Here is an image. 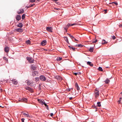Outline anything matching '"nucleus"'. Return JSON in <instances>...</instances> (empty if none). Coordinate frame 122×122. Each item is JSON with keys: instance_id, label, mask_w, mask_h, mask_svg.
Masks as SVG:
<instances>
[{"instance_id": "obj_1", "label": "nucleus", "mask_w": 122, "mask_h": 122, "mask_svg": "<svg viewBox=\"0 0 122 122\" xmlns=\"http://www.w3.org/2000/svg\"><path fill=\"white\" fill-rule=\"evenodd\" d=\"M40 79L43 81H45L46 80V78L44 76L42 75L40 77Z\"/></svg>"}, {"instance_id": "obj_2", "label": "nucleus", "mask_w": 122, "mask_h": 122, "mask_svg": "<svg viewBox=\"0 0 122 122\" xmlns=\"http://www.w3.org/2000/svg\"><path fill=\"white\" fill-rule=\"evenodd\" d=\"M95 95L96 97H97L99 95V90L97 89H96L95 91Z\"/></svg>"}, {"instance_id": "obj_3", "label": "nucleus", "mask_w": 122, "mask_h": 122, "mask_svg": "<svg viewBox=\"0 0 122 122\" xmlns=\"http://www.w3.org/2000/svg\"><path fill=\"white\" fill-rule=\"evenodd\" d=\"M38 102L42 105H43L45 102L43 100H41L40 99H38Z\"/></svg>"}, {"instance_id": "obj_4", "label": "nucleus", "mask_w": 122, "mask_h": 122, "mask_svg": "<svg viewBox=\"0 0 122 122\" xmlns=\"http://www.w3.org/2000/svg\"><path fill=\"white\" fill-rule=\"evenodd\" d=\"M46 30L50 32H52V28L51 27H47L46 28Z\"/></svg>"}, {"instance_id": "obj_5", "label": "nucleus", "mask_w": 122, "mask_h": 122, "mask_svg": "<svg viewBox=\"0 0 122 122\" xmlns=\"http://www.w3.org/2000/svg\"><path fill=\"white\" fill-rule=\"evenodd\" d=\"M20 102H26L27 101V99L26 98H23L19 100Z\"/></svg>"}, {"instance_id": "obj_6", "label": "nucleus", "mask_w": 122, "mask_h": 122, "mask_svg": "<svg viewBox=\"0 0 122 122\" xmlns=\"http://www.w3.org/2000/svg\"><path fill=\"white\" fill-rule=\"evenodd\" d=\"M24 12V10L23 9H22L21 10H19L17 12V13L18 14H21L23 13Z\"/></svg>"}, {"instance_id": "obj_7", "label": "nucleus", "mask_w": 122, "mask_h": 122, "mask_svg": "<svg viewBox=\"0 0 122 122\" xmlns=\"http://www.w3.org/2000/svg\"><path fill=\"white\" fill-rule=\"evenodd\" d=\"M15 18L17 20L19 21L21 19V17L20 15H18L16 16Z\"/></svg>"}, {"instance_id": "obj_8", "label": "nucleus", "mask_w": 122, "mask_h": 122, "mask_svg": "<svg viewBox=\"0 0 122 122\" xmlns=\"http://www.w3.org/2000/svg\"><path fill=\"white\" fill-rule=\"evenodd\" d=\"M11 81L12 82V83L15 85H16L18 83V82L15 79H13Z\"/></svg>"}, {"instance_id": "obj_9", "label": "nucleus", "mask_w": 122, "mask_h": 122, "mask_svg": "<svg viewBox=\"0 0 122 122\" xmlns=\"http://www.w3.org/2000/svg\"><path fill=\"white\" fill-rule=\"evenodd\" d=\"M9 50V47H8L7 46L5 47L4 49L6 53L8 52Z\"/></svg>"}, {"instance_id": "obj_10", "label": "nucleus", "mask_w": 122, "mask_h": 122, "mask_svg": "<svg viewBox=\"0 0 122 122\" xmlns=\"http://www.w3.org/2000/svg\"><path fill=\"white\" fill-rule=\"evenodd\" d=\"M55 78L58 80L61 81L62 79L61 77L59 76H56Z\"/></svg>"}, {"instance_id": "obj_11", "label": "nucleus", "mask_w": 122, "mask_h": 122, "mask_svg": "<svg viewBox=\"0 0 122 122\" xmlns=\"http://www.w3.org/2000/svg\"><path fill=\"white\" fill-rule=\"evenodd\" d=\"M16 30L17 31L19 32H22L23 31V29L20 28L16 29Z\"/></svg>"}, {"instance_id": "obj_12", "label": "nucleus", "mask_w": 122, "mask_h": 122, "mask_svg": "<svg viewBox=\"0 0 122 122\" xmlns=\"http://www.w3.org/2000/svg\"><path fill=\"white\" fill-rule=\"evenodd\" d=\"M22 113H23V114L25 116L27 117H30V116L28 114H26L25 113L22 112Z\"/></svg>"}, {"instance_id": "obj_13", "label": "nucleus", "mask_w": 122, "mask_h": 122, "mask_svg": "<svg viewBox=\"0 0 122 122\" xmlns=\"http://www.w3.org/2000/svg\"><path fill=\"white\" fill-rule=\"evenodd\" d=\"M46 43V40H44L41 42V44L42 46L45 45Z\"/></svg>"}, {"instance_id": "obj_14", "label": "nucleus", "mask_w": 122, "mask_h": 122, "mask_svg": "<svg viewBox=\"0 0 122 122\" xmlns=\"http://www.w3.org/2000/svg\"><path fill=\"white\" fill-rule=\"evenodd\" d=\"M87 64L91 66H93V64L90 61L87 62Z\"/></svg>"}, {"instance_id": "obj_15", "label": "nucleus", "mask_w": 122, "mask_h": 122, "mask_svg": "<svg viewBox=\"0 0 122 122\" xmlns=\"http://www.w3.org/2000/svg\"><path fill=\"white\" fill-rule=\"evenodd\" d=\"M17 26L20 28H21L23 26L22 24L21 23H19V24L17 25Z\"/></svg>"}, {"instance_id": "obj_16", "label": "nucleus", "mask_w": 122, "mask_h": 122, "mask_svg": "<svg viewBox=\"0 0 122 122\" xmlns=\"http://www.w3.org/2000/svg\"><path fill=\"white\" fill-rule=\"evenodd\" d=\"M104 81L106 84H108L110 82V80L108 79L107 78Z\"/></svg>"}, {"instance_id": "obj_17", "label": "nucleus", "mask_w": 122, "mask_h": 122, "mask_svg": "<svg viewBox=\"0 0 122 122\" xmlns=\"http://www.w3.org/2000/svg\"><path fill=\"white\" fill-rule=\"evenodd\" d=\"M31 69H32L33 70H35L36 69V67L32 65L31 67Z\"/></svg>"}, {"instance_id": "obj_18", "label": "nucleus", "mask_w": 122, "mask_h": 122, "mask_svg": "<svg viewBox=\"0 0 122 122\" xmlns=\"http://www.w3.org/2000/svg\"><path fill=\"white\" fill-rule=\"evenodd\" d=\"M76 86V88L77 89V90L78 91L79 90V86H78V84L77 83H76V84H75Z\"/></svg>"}, {"instance_id": "obj_19", "label": "nucleus", "mask_w": 122, "mask_h": 122, "mask_svg": "<svg viewBox=\"0 0 122 122\" xmlns=\"http://www.w3.org/2000/svg\"><path fill=\"white\" fill-rule=\"evenodd\" d=\"M94 48L93 47H91L89 49V51L91 52H92L93 51Z\"/></svg>"}, {"instance_id": "obj_20", "label": "nucleus", "mask_w": 122, "mask_h": 122, "mask_svg": "<svg viewBox=\"0 0 122 122\" xmlns=\"http://www.w3.org/2000/svg\"><path fill=\"white\" fill-rule=\"evenodd\" d=\"M64 39L68 43H69V41H68V39L67 37H64Z\"/></svg>"}, {"instance_id": "obj_21", "label": "nucleus", "mask_w": 122, "mask_h": 122, "mask_svg": "<svg viewBox=\"0 0 122 122\" xmlns=\"http://www.w3.org/2000/svg\"><path fill=\"white\" fill-rule=\"evenodd\" d=\"M26 43L27 44H30V41L29 40H27L26 41Z\"/></svg>"}, {"instance_id": "obj_22", "label": "nucleus", "mask_w": 122, "mask_h": 122, "mask_svg": "<svg viewBox=\"0 0 122 122\" xmlns=\"http://www.w3.org/2000/svg\"><path fill=\"white\" fill-rule=\"evenodd\" d=\"M34 61V60L33 59H32V58H31V59H30V61H29V62L30 63H33V62Z\"/></svg>"}, {"instance_id": "obj_23", "label": "nucleus", "mask_w": 122, "mask_h": 122, "mask_svg": "<svg viewBox=\"0 0 122 122\" xmlns=\"http://www.w3.org/2000/svg\"><path fill=\"white\" fill-rule=\"evenodd\" d=\"M97 104L98 106L99 107H100L101 106L100 102H97Z\"/></svg>"}, {"instance_id": "obj_24", "label": "nucleus", "mask_w": 122, "mask_h": 122, "mask_svg": "<svg viewBox=\"0 0 122 122\" xmlns=\"http://www.w3.org/2000/svg\"><path fill=\"white\" fill-rule=\"evenodd\" d=\"M30 92H33V91L32 90V89L30 88V87L29 89V90H28Z\"/></svg>"}, {"instance_id": "obj_25", "label": "nucleus", "mask_w": 122, "mask_h": 122, "mask_svg": "<svg viewBox=\"0 0 122 122\" xmlns=\"http://www.w3.org/2000/svg\"><path fill=\"white\" fill-rule=\"evenodd\" d=\"M62 59V58L60 57H58L57 59V61H59Z\"/></svg>"}, {"instance_id": "obj_26", "label": "nucleus", "mask_w": 122, "mask_h": 122, "mask_svg": "<svg viewBox=\"0 0 122 122\" xmlns=\"http://www.w3.org/2000/svg\"><path fill=\"white\" fill-rule=\"evenodd\" d=\"M98 70L99 71H103V70L102 69V68L100 67H99L98 68Z\"/></svg>"}, {"instance_id": "obj_27", "label": "nucleus", "mask_w": 122, "mask_h": 122, "mask_svg": "<svg viewBox=\"0 0 122 122\" xmlns=\"http://www.w3.org/2000/svg\"><path fill=\"white\" fill-rule=\"evenodd\" d=\"M76 46H77L78 47H82V46L81 44H79L77 45H76Z\"/></svg>"}, {"instance_id": "obj_28", "label": "nucleus", "mask_w": 122, "mask_h": 122, "mask_svg": "<svg viewBox=\"0 0 122 122\" xmlns=\"http://www.w3.org/2000/svg\"><path fill=\"white\" fill-rule=\"evenodd\" d=\"M32 58L31 57H27L26 58L27 59V60L29 61H30V59H31Z\"/></svg>"}, {"instance_id": "obj_29", "label": "nucleus", "mask_w": 122, "mask_h": 122, "mask_svg": "<svg viewBox=\"0 0 122 122\" xmlns=\"http://www.w3.org/2000/svg\"><path fill=\"white\" fill-rule=\"evenodd\" d=\"M112 3H114L116 5H117L118 4L116 2H112V3H109V4H112Z\"/></svg>"}, {"instance_id": "obj_30", "label": "nucleus", "mask_w": 122, "mask_h": 122, "mask_svg": "<svg viewBox=\"0 0 122 122\" xmlns=\"http://www.w3.org/2000/svg\"><path fill=\"white\" fill-rule=\"evenodd\" d=\"M25 15L23 14L22 15V19H24L25 18Z\"/></svg>"}, {"instance_id": "obj_31", "label": "nucleus", "mask_w": 122, "mask_h": 122, "mask_svg": "<svg viewBox=\"0 0 122 122\" xmlns=\"http://www.w3.org/2000/svg\"><path fill=\"white\" fill-rule=\"evenodd\" d=\"M27 85H28V86L29 85H30H30L31 83H30V81H27Z\"/></svg>"}, {"instance_id": "obj_32", "label": "nucleus", "mask_w": 122, "mask_h": 122, "mask_svg": "<svg viewBox=\"0 0 122 122\" xmlns=\"http://www.w3.org/2000/svg\"><path fill=\"white\" fill-rule=\"evenodd\" d=\"M67 27V26H66V27H65L64 28V29L66 31L65 32H67V29L68 28V27Z\"/></svg>"}, {"instance_id": "obj_33", "label": "nucleus", "mask_w": 122, "mask_h": 122, "mask_svg": "<svg viewBox=\"0 0 122 122\" xmlns=\"http://www.w3.org/2000/svg\"><path fill=\"white\" fill-rule=\"evenodd\" d=\"M121 99H122V98H121V97L120 98H119V100L118 101V103L119 104L121 103L120 102L121 101Z\"/></svg>"}, {"instance_id": "obj_34", "label": "nucleus", "mask_w": 122, "mask_h": 122, "mask_svg": "<svg viewBox=\"0 0 122 122\" xmlns=\"http://www.w3.org/2000/svg\"><path fill=\"white\" fill-rule=\"evenodd\" d=\"M3 59L4 60H5L6 61H8L6 57H3Z\"/></svg>"}, {"instance_id": "obj_35", "label": "nucleus", "mask_w": 122, "mask_h": 122, "mask_svg": "<svg viewBox=\"0 0 122 122\" xmlns=\"http://www.w3.org/2000/svg\"><path fill=\"white\" fill-rule=\"evenodd\" d=\"M35 0H30V2L32 3L35 2Z\"/></svg>"}, {"instance_id": "obj_36", "label": "nucleus", "mask_w": 122, "mask_h": 122, "mask_svg": "<svg viewBox=\"0 0 122 122\" xmlns=\"http://www.w3.org/2000/svg\"><path fill=\"white\" fill-rule=\"evenodd\" d=\"M69 36L71 39H72V38H75L73 36H71V35H69Z\"/></svg>"}, {"instance_id": "obj_37", "label": "nucleus", "mask_w": 122, "mask_h": 122, "mask_svg": "<svg viewBox=\"0 0 122 122\" xmlns=\"http://www.w3.org/2000/svg\"><path fill=\"white\" fill-rule=\"evenodd\" d=\"M107 43H108L107 42V41H105V42H102V44L104 45V44H107Z\"/></svg>"}, {"instance_id": "obj_38", "label": "nucleus", "mask_w": 122, "mask_h": 122, "mask_svg": "<svg viewBox=\"0 0 122 122\" xmlns=\"http://www.w3.org/2000/svg\"><path fill=\"white\" fill-rule=\"evenodd\" d=\"M112 39L113 40H114L116 38V37L115 36H112Z\"/></svg>"}, {"instance_id": "obj_39", "label": "nucleus", "mask_w": 122, "mask_h": 122, "mask_svg": "<svg viewBox=\"0 0 122 122\" xmlns=\"http://www.w3.org/2000/svg\"><path fill=\"white\" fill-rule=\"evenodd\" d=\"M36 81H37L39 80V78L37 77H36L35 78Z\"/></svg>"}, {"instance_id": "obj_40", "label": "nucleus", "mask_w": 122, "mask_h": 122, "mask_svg": "<svg viewBox=\"0 0 122 122\" xmlns=\"http://www.w3.org/2000/svg\"><path fill=\"white\" fill-rule=\"evenodd\" d=\"M97 41V40H96L94 41H93L92 42L93 43H96Z\"/></svg>"}, {"instance_id": "obj_41", "label": "nucleus", "mask_w": 122, "mask_h": 122, "mask_svg": "<svg viewBox=\"0 0 122 122\" xmlns=\"http://www.w3.org/2000/svg\"><path fill=\"white\" fill-rule=\"evenodd\" d=\"M35 4H33L32 5H30V7H32L33 6L35 5Z\"/></svg>"}, {"instance_id": "obj_42", "label": "nucleus", "mask_w": 122, "mask_h": 122, "mask_svg": "<svg viewBox=\"0 0 122 122\" xmlns=\"http://www.w3.org/2000/svg\"><path fill=\"white\" fill-rule=\"evenodd\" d=\"M76 25V23H74V24H71V26H73V25Z\"/></svg>"}, {"instance_id": "obj_43", "label": "nucleus", "mask_w": 122, "mask_h": 122, "mask_svg": "<svg viewBox=\"0 0 122 122\" xmlns=\"http://www.w3.org/2000/svg\"><path fill=\"white\" fill-rule=\"evenodd\" d=\"M25 88L26 90H29V89L30 88V87H26Z\"/></svg>"}, {"instance_id": "obj_44", "label": "nucleus", "mask_w": 122, "mask_h": 122, "mask_svg": "<svg viewBox=\"0 0 122 122\" xmlns=\"http://www.w3.org/2000/svg\"><path fill=\"white\" fill-rule=\"evenodd\" d=\"M24 120H25V119L24 118H22L21 119V120L22 121V122H24Z\"/></svg>"}, {"instance_id": "obj_45", "label": "nucleus", "mask_w": 122, "mask_h": 122, "mask_svg": "<svg viewBox=\"0 0 122 122\" xmlns=\"http://www.w3.org/2000/svg\"><path fill=\"white\" fill-rule=\"evenodd\" d=\"M69 48L70 49H72V48H73V47H72V46H69Z\"/></svg>"}, {"instance_id": "obj_46", "label": "nucleus", "mask_w": 122, "mask_h": 122, "mask_svg": "<svg viewBox=\"0 0 122 122\" xmlns=\"http://www.w3.org/2000/svg\"><path fill=\"white\" fill-rule=\"evenodd\" d=\"M76 76L77 74V73H73Z\"/></svg>"}, {"instance_id": "obj_47", "label": "nucleus", "mask_w": 122, "mask_h": 122, "mask_svg": "<svg viewBox=\"0 0 122 122\" xmlns=\"http://www.w3.org/2000/svg\"><path fill=\"white\" fill-rule=\"evenodd\" d=\"M46 109L47 110H48L49 109V107H48V106L47 105V106H46Z\"/></svg>"}, {"instance_id": "obj_48", "label": "nucleus", "mask_w": 122, "mask_h": 122, "mask_svg": "<svg viewBox=\"0 0 122 122\" xmlns=\"http://www.w3.org/2000/svg\"><path fill=\"white\" fill-rule=\"evenodd\" d=\"M119 27H122V24L121 25H119Z\"/></svg>"}, {"instance_id": "obj_49", "label": "nucleus", "mask_w": 122, "mask_h": 122, "mask_svg": "<svg viewBox=\"0 0 122 122\" xmlns=\"http://www.w3.org/2000/svg\"><path fill=\"white\" fill-rule=\"evenodd\" d=\"M70 25H71L70 24L68 23L67 25V26L68 27Z\"/></svg>"}, {"instance_id": "obj_50", "label": "nucleus", "mask_w": 122, "mask_h": 122, "mask_svg": "<svg viewBox=\"0 0 122 122\" xmlns=\"http://www.w3.org/2000/svg\"><path fill=\"white\" fill-rule=\"evenodd\" d=\"M72 50H74V51H75V49H76V48H73V47L72 48Z\"/></svg>"}, {"instance_id": "obj_51", "label": "nucleus", "mask_w": 122, "mask_h": 122, "mask_svg": "<svg viewBox=\"0 0 122 122\" xmlns=\"http://www.w3.org/2000/svg\"><path fill=\"white\" fill-rule=\"evenodd\" d=\"M44 104L46 107L47 106V105L46 103H45V102H44Z\"/></svg>"}, {"instance_id": "obj_52", "label": "nucleus", "mask_w": 122, "mask_h": 122, "mask_svg": "<svg viewBox=\"0 0 122 122\" xmlns=\"http://www.w3.org/2000/svg\"><path fill=\"white\" fill-rule=\"evenodd\" d=\"M50 115L51 116H52L53 115V114L52 113H51L50 114Z\"/></svg>"}, {"instance_id": "obj_53", "label": "nucleus", "mask_w": 122, "mask_h": 122, "mask_svg": "<svg viewBox=\"0 0 122 122\" xmlns=\"http://www.w3.org/2000/svg\"><path fill=\"white\" fill-rule=\"evenodd\" d=\"M69 98V99L71 100L72 99V97H70Z\"/></svg>"}, {"instance_id": "obj_54", "label": "nucleus", "mask_w": 122, "mask_h": 122, "mask_svg": "<svg viewBox=\"0 0 122 122\" xmlns=\"http://www.w3.org/2000/svg\"><path fill=\"white\" fill-rule=\"evenodd\" d=\"M103 41H104V42H105V41H105V40H102V42H103Z\"/></svg>"}, {"instance_id": "obj_55", "label": "nucleus", "mask_w": 122, "mask_h": 122, "mask_svg": "<svg viewBox=\"0 0 122 122\" xmlns=\"http://www.w3.org/2000/svg\"><path fill=\"white\" fill-rule=\"evenodd\" d=\"M93 107L94 108H96V106H93Z\"/></svg>"}, {"instance_id": "obj_56", "label": "nucleus", "mask_w": 122, "mask_h": 122, "mask_svg": "<svg viewBox=\"0 0 122 122\" xmlns=\"http://www.w3.org/2000/svg\"><path fill=\"white\" fill-rule=\"evenodd\" d=\"M53 1H58V0H52Z\"/></svg>"}, {"instance_id": "obj_57", "label": "nucleus", "mask_w": 122, "mask_h": 122, "mask_svg": "<svg viewBox=\"0 0 122 122\" xmlns=\"http://www.w3.org/2000/svg\"><path fill=\"white\" fill-rule=\"evenodd\" d=\"M74 39H75V41H78V40H77L75 38Z\"/></svg>"}, {"instance_id": "obj_58", "label": "nucleus", "mask_w": 122, "mask_h": 122, "mask_svg": "<svg viewBox=\"0 0 122 122\" xmlns=\"http://www.w3.org/2000/svg\"><path fill=\"white\" fill-rule=\"evenodd\" d=\"M77 74H78V75H79L80 74V72H77Z\"/></svg>"}, {"instance_id": "obj_59", "label": "nucleus", "mask_w": 122, "mask_h": 122, "mask_svg": "<svg viewBox=\"0 0 122 122\" xmlns=\"http://www.w3.org/2000/svg\"><path fill=\"white\" fill-rule=\"evenodd\" d=\"M27 8H29V7H30V6L29 5V6H27Z\"/></svg>"}, {"instance_id": "obj_60", "label": "nucleus", "mask_w": 122, "mask_h": 122, "mask_svg": "<svg viewBox=\"0 0 122 122\" xmlns=\"http://www.w3.org/2000/svg\"><path fill=\"white\" fill-rule=\"evenodd\" d=\"M0 91H1V92H2V89H1L0 90Z\"/></svg>"}, {"instance_id": "obj_61", "label": "nucleus", "mask_w": 122, "mask_h": 122, "mask_svg": "<svg viewBox=\"0 0 122 122\" xmlns=\"http://www.w3.org/2000/svg\"><path fill=\"white\" fill-rule=\"evenodd\" d=\"M67 34H68V35L69 36V35H71V34H69L68 33H67Z\"/></svg>"}, {"instance_id": "obj_62", "label": "nucleus", "mask_w": 122, "mask_h": 122, "mask_svg": "<svg viewBox=\"0 0 122 122\" xmlns=\"http://www.w3.org/2000/svg\"><path fill=\"white\" fill-rule=\"evenodd\" d=\"M59 9L58 8L57 9V10H58V9Z\"/></svg>"}, {"instance_id": "obj_63", "label": "nucleus", "mask_w": 122, "mask_h": 122, "mask_svg": "<svg viewBox=\"0 0 122 122\" xmlns=\"http://www.w3.org/2000/svg\"><path fill=\"white\" fill-rule=\"evenodd\" d=\"M121 93H122V92Z\"/></svg>"}, {"instance_id": "obj_64", "label": "nucleus", "mask_w": 122, "mask_h": 122, "mask_svg": "<svg viewBox=\"0 0 122 122\" xmlns=\"http://www.w3.org/2000/svg\"><path fill=\"white\" fill-rule=\"evenodd\" d=\"M35 72H34L33 73H35Z\"/></svg>"}]
</instances>
